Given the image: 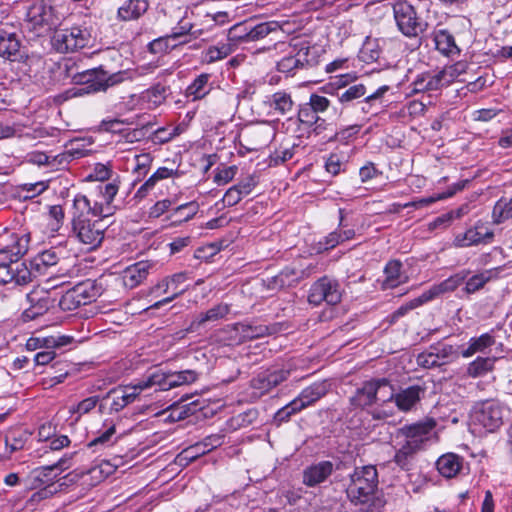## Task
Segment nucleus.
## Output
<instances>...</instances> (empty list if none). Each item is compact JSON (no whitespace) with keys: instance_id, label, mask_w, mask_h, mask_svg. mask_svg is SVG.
Masks as SVG:
<instances>
[{"instance_id":"f257e3e1","label":"nucleus","mask_w":512,"mask_h":512,"mask_svg":"<svg viewBox=\"0 0 512 512\" xmlns=\"http://www.w3.org/2000/svg\"><path fill=\"white\" fill-rule=\"evenodd\" d=\"M378 472L375 466L355 468L350 475L346 493L358 512H380L385 505L383 494L378 489Z\"/></svg>"},{"instance_id":"f03ea898","label":"nucleus","mask_w":512,"mask_h":512,"mask_svg":"<svg viewBox=\"0 0 512 512\" xmlns=\"http://www.w3.org/2000/svg\"><path fill=\"white\" fill-rule=\"evenodd\" d=\"M425 391V387L421 385H411L395 392L394 386L390 383V387H387L386 398H383L382 403L370 411V416L377 421H386L393 417L395 411L391 402L395 403L399 411L410 412L415 409Z\"/></svg>"},{"instance_id":"7ed1b4c3","label":"nucleus","mask_w":512,"mask_h":512,"mask_svg":"<svg viewBox=\"0 0 512 512\" xmlns=\"http://www.w3.org/2000/svg\"><path fill=\"white\" fill-rule=\"evenodd\" d=\"M387 387H390V380L387 378H372L364 381L350 397V405L354 409L370 411L382 403L386 398Z\"/></svg>"},{"instance_id":"20e7f679","label":"nucleus","mask_w":512,"mask_h":512,"mask_svg":"<svg viewBox=\"0 0 512 512\" xmlns=\"http://www.w3.org/2000/svg\"><path fill=\"white\" fill-rule=\"evenodd\" d=\"M135 77V72L131 70L118 71L116 73L107 75L106 73H99L95 79L87 80V84L83 87H74L68 89L63 94L57 97L59 102L66 101L73 97H79L86 94L105 91L107 88L120 84L126 80H132Z\"/></svg>"},{"instance_id":"39448f33","label":"nucleus","mask_w":512,"mask_h":512,"mask_svg":"<svg viewBox=\"0 0 512 512\" xmlns=\"http://www.w3.org/2000/svg\"><path fill=\"white\" fill-rule=\"evenodd\" d=\"M326 392L327 389L324 383H313L304 388L298 397L279 409L275 414V420L278 422H287L292 415L299 413L318 401Z\"/></svg>"},{"instance_id":"423d86ee","label":"nucleus","mask_w":512,"mask_h":512,"mask_svg":"<svg viewBox=\"0 0 512 512\" xmlns=\"http://www.w3.org/2000/svg\"><path fill=\"white\" fill-rule=\"evenodd\" d=\"M394 18L399 31L407 37L423 33L427 24L418 16L414 6L407 1H399L393 6Z\"/></svg>"},{"instance_id":"0eeeda50","label":"nucleus","mask_w":512,"mask_h":512,"mask_svg":"<svg viewBox=\"0 0 512 512\" xmlns=\"http://www.w3.org/2000/svg\"><path fill=\"white\" fill-rule=\"evenodd\" d=\"M106 227L102 219L91 220L85 215H79L73 221V230L77 239L90 250L102 243Z\"/></svg>"},{"instance_id":"6e6552de","label":"nucleus","mask_w":512,"mask_h":512,"mask_svg":"<svg viewBox=\"0 0 512 512\" xmlns=\"http://www.w3.org/2000/svg\"><path fill=\"white\" fill-rule=\"evenodd\" d=\"M471 419L475 427L494 432L503 424V409L499 403L486 400L475 405Z\"/></svg>"},{"instance_id":"1a4fd4ad","label":"nucleus","mask_w":512,"mask_h":512,"mask_svg":"<svg viewBox=\"0 0 512 512\" xmlns=\"http://www.w3.org/2000/svg\"><path fill=\"white\" fill-rule=\"evenodd\" d=\"M196 379L197 373L194 370L177 372L156 370L143 379L142 388L158 387L159 390L167 391L177 386L193 383Z\"/></svg>"},{"instance_id":"9d476101","label":"nucleus","mask_w":512,"mask_h":512,"mask_svg":"<svg viewBox=\"0 0 512 512\" xmlns=\"http://www.w3.org/2000/svg\"><path fill=\"white\" fill-rule=\"evenodd\" d=\"M289 376L290 370L286 368L267 369L253 377L250 381V386L253 389V394L261 397L286 381Z\"/></svg>"},{"instance_id":"9b49d317","label":"nucleus","mask_w":512,"mask_h":512,"mask_svg":"<svg viewBox=\"0 0 512 512\" xmlns=\"http://www.w3.org/2000/svg\"><path fill=\"white\" fill-rule=\"evenodd\" d=\"M26 21L29 28L40 35L56 25V18L53 8L43 1L31 5L26 14Z\"/></svg>"},{"instance_id":"f8f14e48","label":"nucleus","mask_w":512,"mask_h":512,"mask_svg":"<svg viewBox=\"0 0 512 512\" xmlns=\"http://www.w3.org/2000/svg\"><path fill=\"white\" fill-rule=\"evenodd\" d=\"M88 34L79 27L61 29L54 33L52 43L55 49L61 53L74 51L86 46Z\"/></svg>"},{"instance_id":"ddd939ff","label":"nucleus","mask_w":512,"mask_h":512,"mask_svg":"<svg viewBox=\"0 0 512 512\" xmlns=\"http://www.w3.org/2000/svg\"><path fill=\"white\" fill-rule=\"evenodd\" d=\"M66 459L61 458L53 465L40 466L33 469L26 478V485L30 489H38L54 484L65 467Z\"/></svg>"},{"instance_id":"4468645a","label":"nucleus","mask_w":512,"mask_h":512,"mask_svg":"<svg viewBox=\"0 0 512 512\" xmlns=\"http://www.w3.org/2000/svg\"><path fill=\"white\" fill-rule=\"evenodd\" d=\"M30 237L28 234L11 233L0 240V260L11 263H19L29 248Z\"/></svg>"},{"instance_id":"2eb2a0df","label":"nucleus","mask_w":512,"mask_h":512,"mask_svg":"<svg viewBox=\"0 0 512 512\" xmlns=\"http://www.w3.org/2000/svg\"><path fill=\"white\" fill-rule=\"evenodd\" d=\"M143 380H140L133 386L119 387L110 390L103 400H111L109 411L119 412L124 409L127 405L133 403L139 394L146 388H142Z\"/></svg>"},{"instance_id":"dca6fc26","label":"nucleus","mask_w":512,"mask_h":512,"mask_svg":"<svg viewBox=\"0 0 512 512\" xmlns=\"http://www.w3.org/2000/svg\"><path fill=\"white\" fill-rule=\"evenodd\" d=\"M32 280V272L23 263H11L0 260V285L13 283L14 285H27Z\"/></svg>"},{"instance_id":"f3484780","label":"nucleus","mask_w":512,"mask_h":512,"mask_svg":"<svg viewBox=\"0 0 512 512\" xmlns=\"http://www.w3.org/2000/svg\"><path fill=\"white\" fill-rule=\"evenodd\" d=\"M494 236L488 223L477 222L473 227L455 237V244L460 247H468L478 244H488Z\"/></svg>"},{"instance_id":"a211bd4d","label":"nucleus","mask_w":512,"mask_h":512,"mask_svg":"<svg viewBox=\"0 0 512 512\" xmlns=\"http://www.w3.org/2000/svg\"><path fill=\"white\" fill-rule=\"evenodd\" d=\"M166 97V88L158 84L138 95H132L128 104L131 108L152 110L164 103Z\"/></svg>"},{"instance_id":"6ab92c4d","label":"nucleus","mask_w":512,"mask_h":512,"mask_svg":"<svg viewBox=\"0 0 512 512\" xmlns=\"http://www.w3.org/2000/svg\"><path fill=\"white\" fill-rule=\"evenodd\" d=\"M151 264L145 261L137 262L127 267L119 276H113L114 282L112 285H118L122 283L126 288H135L143 284V281L147 278ZM108 285L109 283L106 282Z\"/></svg>"},{"instance_id":"aec40b11","label":"nucleus","mask_w":512,"mask_h":512,"mask_svg":"<svg viewBox=\"0 0 512 512\" xmlns=\"http://www.w3.org/2000/svg\"><path fill=\"white\" fill-rule=\"evenodd\" d=\"M453 353V346L448 344H438L436 346H431L429 350L418 354L416 360L419 366L430 369L447 363Z\"/></svg>"},{"instance_id":"412c9836","label":"nucleus","mask_w":512,"mask_h":512,"mask_svg":"<svg viewBox=\"0 0 512 512\" xmlns=\"http://www.w3.org/2000/svg\"><path fill=\"white\" fill-rule=\"evenodd\" d=\"M230 312V305L220 303L212 308L208 309L206 312L198 314L189 324V326L185 330H181L175 334L177 338H183L187 333L197 331L201 326L205 325L207 322H215L220 319H223Z\"/></svg>"},{"instance_id":"4be33fe9","label":"nucleus","mask_w":512,"mask_h":512,"mask_svg":"<svg viewBox=\"0 0 512 512\" xmlns=\"http://www.w3.org/2000/svg\"><path fill=\"white\" fill-rule=\"evenodd\" d=\"M436 426L433 419L417 422L411 425H406L401 428V433L406 437V443L417 445V449L421 450L424 443L429 439V436Z\"/></svg>"},{"instance_id":"5701e85b","label":"nucleus","mask_w":512,"mask_h":512,"mask_svg":"<svg viewBox=\"0 0 512 512\" xmlns=\"http://www.w3.org/2000/svg\"><path fill=\"white\" fill-rule=\"evenodd\" d=\"M48 292L49 290H31L27 294V299L31 305L22 313L24 322L35 319L53 306L54 301L50 299Z\"/></svg>"},{"instance_id":"b1692460","label":"nucleus","mask_w":512,"mask_h":512,"mask_svg":"<svg viewBox=\"0 0 512 512\" xmlns=\"http://www.w3.org/2000/svg\"><path fill=\"white\" fill-rule=\"evenodd\" d=\"M333 471L334 464L331 461H320L303 470L302 482L307 487H315L325 482Z\"/></svg>"},{"instance_id":"393cba45","label":"nucleus","mask_w":512,"mask_h":512,"mask_svg":"<svg viewBox=\"0 0 512 512\" xmlns=\"http://www.w3.org/2000/svg\"><path fill=\"white\" fill-rule=\"evenodd\" d=\"M307 48L297 49L294 46H285V55L277 62V68L282 73H291L302 67L307 60Z\"/></svg>"},{"instance_id":"a878e982","label":"nucleus","mask_w":512,"mask_h":512,"mask_svg":"<svg viewBox=\"0 0 512 512\" xmlns=\"http://www.w3.org/2000/svg\"><path fill=\"white\" fill-rule=\"evenodd\" d=\"M74 207L80 212V215L92 214L93 216L100 217L99 219L108 217L112 214V206L107 205L106 202L94 201L91 203V199L82 194H78L74 199Z\"/></svg>"},{"instance_id":"bb28decb","label":"nucleus","mask_w":512,"mask_h":512,"mask_svg":"<svg viewBox=\"0 0 512 512\" xmlns=\"http://www.w3.org/2000/svg\"><path fill=\"white\" fill-rule=\"evenodd\" d=\"M464 458L456 453H445L436 461L439 474L447 479L456 477L463 468Z\"/></svg>"},{"instance_id":"cd10ccee","label":"nucleus","mask_w":512,"mask_h":512,"mask_svg":"<svg viewBox=\"0 0 512 512\" xmlns=\"http://www.w3.org/2000/svg\"><path fill=\"white\" fill-rule=\"evenodd\" d=\"M282 323H273L271 325H250L245 323L235 324V329L241 333L245 339H255L267 335L277 334L282 331Z\"/></svg>"},{"instance_id":"c85d7f7f","label":"nucleus","mask_w":512,"mask_h":512,"mask_svg":"<svg viewBox=\"0 0 512 512\" xmlns=\"http://www.w3.org/2000/svg\"><path fill=\"white\" fill-rule=\"evenodd\" d=\"M149 7L147 0H127L117 10V18L121 21L139 19Z\"/></svg>"},{"instance_id":"c756f323","label":"nucleus","mask_w":512,"mask_h":512,"mask_svg":"<svg viewBox=\"0 0 512 512\" xmlns=\"http://www.w3.org/2000/svg\"><path fill=\"white\" fill-rule=\"evenodd\" d=\"M433 40L436 49L447 57H454L460 54V48L456 45L454 36L445 29L433 33Z\"/></svg>"},{"instance_id":"7c9ffc66","label":"nucleus","mask_w":512,"mask_h":512,"mask_svg":"<svg viewBox=\"0 0 512 512\" xmlns=\"http://www.w3.org/2000/svg\"><path fill=\"white\" fill-rule=\"evenodd\" d=\"M441 291L442 290H426L419 297H416L410 300L409 302L401 305L396 311H394L390 315V323L397 322L399 318L406 315L409 311L431 301L438 295V292Z\"/></svg>"},{"instance_id":"2f4dec72","label":"nucleus","mask_w":512,"mask_h":512,"mask_svg":"<svg viewBox=\"0 0 512 512\" xmlns=\"http://www.w3.org/2000/svg\"><path fill=\"white\" fill-rule=\"evenodd\" d=\"M20 43L15 32L10 27H0V56L10 58L19 51Z\"/></svg>"},{"instance_id":"473e14b6","label":"nucleus","mask_w":512,"mask_h":512,"mask_svg":"<svg viewBox=\"0 0 512 512\" xmlns=\"http://www.w3.org/2000/svg\"><path fill=\"white\" fill-rule=\"evenodd\" d=\"M58 260L59 257L53 249L39 253L31 260L30 263L31 268L29 270L32 272V277L44 274L48 268L56 265Z\"/></svg>"},{"instance_id":"72a5a7b5","label":"nucleus","mask_w":512,"mask_h":512,"mask_svg":"<svg viewBox=\"0 0 512 512\" xmlns=\"http://www.w3.org/2000/svg\"><path fill=\"white\" fill-rule=\"evenodd\" d=\"M402 264L398 260L389 261L384 269L386 288H397L407 282L408 276L401 270Z\"/></svg>"},{"instance_id":"f704fd0d","label":"nucleus","mask_w":512,"mask_h":512,"mask_svg":"<svg viewBox=\"0 0 512 512\" xmlns=\"http://www.w3.org/2000/svg\"><path fill=\"white\" fill-rule=\"evenodd\" d=\"M419 450L417 449V445H411L408 443H404L395 453L394 455V462L396 465L404 470V471H410L413 469L414 466V460H415V454Z\"/></svg>"},{"instance_id":"c9c22d12","label":"nucleus","mask_w":512,"mask_h":512,"mask_svg":"<svg viewBox=\"0 0 512 512\" xmlns=\"http://www.w3.org/2000/svg\"><path fill=\"white\" fill-rule=\"evenodd\" d=\"M495 343V337L492 333H484L479 337H473L468 342V347L461 354L464 358H469L476 353L484 352Z\"/></svg>"},{"instance_id":"e433bc0d","label":"nucleus","mask_w":512,"mask_h":512,"mask_svg":"<svg viewBox=\"0 0 512 512\" xmlns=\"http://www.w3.org/2000/svg\"><path fill=\"white\" fill-rule=\"evenodd\" d=\"M209 74L199 75L186 89V96L193 101L204 98L211 90Z\"/></svg>"},{"instance_id":"4c0bfd02","label":"nucleus","mask_w":512,"mask_h":512,"mask_svg":"<svg viewBox=\"0 0 512 512\" xmlns=\"http://www.w3.org/2000/svg\"><path fill=\"white\" fill-rule=\"evenodd\" d=\"M444 87L440 79L439 72L437 74L423 73L418 75L413 82V91L415 93L425 91H435Z\"/></svg>"},{"instance_id":"58836bf2","label":"nucleus","mask_w":512,"mask_h":512,"mask_svg":"<svg viewBox=\"0 0 512 512\" xmlns=\"http://www.w3.org/2000/svg\"><path fill=\"white\" fill-rule=\"evenodd\" d=\"M496 362L495 357H477L467 367V374L472 378L485 376L493 371Z\"/></svg>"},{"instance_id":"ea45409f","label":"nucleus","mask_w":512,"mask_h":512,"mask_svg":"<svg viewBox=\"0 0 512 512\" xmlns=\"http://www.w3.org/2000/svg\"><path fill=\"white\" fill-rule=\"evenodd\" d=\"M28 435L21 428L9 429L5 435V447L9 454L24 448Z\"/></svg>"},{"instance_id":"a19ab883","label":"nucleus","mask_w":512,"mask_h":512,"mask_svg":"<svg viewBox=\"0 0 512 512\" xmlns=\"http://www.w3.org/2000/svg\"><path fill=\"white\" fill-rule=\"evenodd\" d=\"M270 108L274 109L279 114H286L292 109L293 101L289 93L285 91H278L267 97L265 101Z\"/></svg>"},{"instance_id":"79ce46f5","label":"nucleus","mask_w":512,"mask_h":512,"mask_svg":"<svg viewBox=\"0 0 512 512\" xmlns=\"http://www.w3.org/2000/svg\"><path fill=\"white\" fill-rule=\"evenodd\" d=\"M468 65L464 61L456 62L446 66L439 72L443 86H448L458 79L459 76L467 71Z\"/></svg>"},{"instance_id":"37998d69","label":"nucleus","mask_w":512,"mask_h":512,"mask_svg":"<svg viewBox=\"0 0 512 512\" xmlns=\"http://www.w3.org/2000/svg\"><path fill=\"white\" fill-rule=\"evenodd\" d=\"M510 218H512V196L510 198L502 197L493 207V222L499 224Z\"/></svg>"},{"instance_id":"c03bdc74","label":"nucleus","mask_w":512,"mask_h":512,"mask_svg":"<svg viewBox=\"0 0 512 512\" xmlns=\"http://www.w3.org/2000/svg\"><path fill=\"white\" fill-rule=\"evenodd\" d=\"M116 433V427L111 424L106 427L98 436L92 439L87 447L93 449L94 452L99 451L103 448L109 447L114 443V435Z\"/></svg>"},{"instance_id":"a18cd8bd","label":"nucleus","mask_w":512,"mask_h":512,"mask_svg":"<svg viewBox=\"0 0 512 512\" xmlns=\"http://www.w3.org/2000/svg\"><path fill=\"white\" fill-rule=\"evenodd\" d=\"M234 51L235 43L227 41V43L209 47L206 51L205 57L209 63H212L226 58Z\"/></svg>"},{"instance_id":"49530a36","label":"nucleus","mask_w":512,"mask_h":512,"mask_svg":"<svg viewBox=\"0 0 512 512\" xmlns=\"http://www.w3.org/2000/svg\"><path fill=\"white\" fill-rule=\"evenodd\" d=\"M192 277L190 276V273L188 272H178L171 276H167L162 280V286H165L166 288L169 287H177V286H185L186 288H189L192 285H201L202 280H197L195 282H192Z\"/></svg>"},{"instance_id":"de8ad7c7","label":"nucleus","mask_w":512,"mask_h":512,"mask_svg":"<svg viewBox=\"0 0 512 512\" xmlns=\"http://www.w3.org/2000/svg\"><path fill=\"white\" fill-rule=\"evenodd\" d=\"M250 25L247 23H238L231 27L228 32V42L235 43V48L241 42L250 41Z\"/></svg>"},{"instance_id":"09e8293b","label":"nucleus","mask_w":512,"mask_h":512,"mask_svg":"<svg viewBox=\"0 0 512 512\" xmlns=\"http://www.w3.org/2000/svg\"><path fill=\"white\" fill-rule=\"evenodd\" d=\"M99 401H100L99 396H97V395L90 396V397L85 398L82 401H80L77 405L70 407L69 412L71 414H77V417L75 418V420L78 421L81 416L91 412L97 406Z\"/></svg>"},{"instance_id":"8fccbe9b","label":"nucleus","mask_w":512,"mask_h":512,"mask_svg":"<svg viewBox=\"0 0 512 512\" xmlns=\"http://www.w3.org/2000/svg\"><path fill=\"white\" fill-rule=\"evenodd\" d=\"M80 290H66L59 300V306L64 311H71L80 306L78 300Z\"/></svg>"},{"instance_id":"3c124183","label":"nucleus","mask_w":512,"mask_h":512,"mask_svg":"<svg viewBox=\"0 0 512 512\" xmlns=\"http://www.w3.org/2000/svg\"><path fill=\"white\" fill-rule=\"evenodd\" d=\"M184 131V126L177 125L173 127L159 128L154 133V139L160 143H166Z\"/></svg>"},{"instance_id":"603ef678","label":"nucleus","mask_w":512,"mask_h":512,"mask_svg":"<svg viewBox=\"0 0 512 512\" xmlns=\"http://www.w3.org/2000/svg\"><path fill=\"white\" fill-rule=\"evenodd\" d=\"M380 57V49L375 42H366L359 52V58L365 63H372Z\"/></svg>"},{"instance_id":"864d4df0","label":"nucleus","mask_w":512,"mask_h":512,"mask_svg":"<svg viewBox=\"0 0 512 512\" xmlns=\"http://www.w3.org/2000/svg\"><path fill=\"white\" fill-rule=\"evenodd\" d=\"M277 27L275 22L260 23L255 26H250V41H256L266 37L270 32L274 31Z\"/></svg>"},{"instance_id":"5fc2aeb1","label":"nucleus","mask_w":512,"mask_h":512,"mask_svg":"<svg viewBox=\"0 0 512 512\" xmlns=\"http://www.w3.org/2000/svg\"><path fill=\"white\" fill-rule=\"evenodd\" d=\"M496 276L493 270H486L471 276L466 282V288H482L489 280Z\"/></svg>"},{"instance_id":"6e6d98bb","label":"nucleus","mask_w":512,"mask_h":512,"mask_svg":"<svg viewBox=\"0 0 512 512\" xmlns=\"http://www.w3.org/2000/svg\"><path fill=\"white\" fill-rule=\"evenodd\" d=\"M206 453H208V452L205 449V445H202L201 442H198V443L191 445V446L187 447L186 449H184L180 453L179 458H180V460L192 462V461L196 460L197 458H199L200 456L205 455Z\"/></svg>"},{"instance_id":"4d7b16f0","label":"nucleus","mask_w":512,"mask_h":512,"mask_svg":"<svg viewBox=\"0 0 512 512\" xmlns=\"http://www.w3.org/2000/svg\"><path fill=\"white\" fill-rule=\"evenodd\" d=\"M366 93V88L363 84H357L349 87L343 93L338 96V100L341 103H349L355 99H358L364 96Z\"/></svg>"},{"instance_id":"13d9d810","label":"nucleus","mask_w":512,"mask_h":512,"mask_svg":"<svg viewBox=\"0 0 512 512\" xmlns=\"http://www.w3.org/2000/svg\"><path fill=\"white\" fill-rule=\"evenodd\" d=\"M111 166L109 164L97 163L93 172L89 174L88 179L95 181H105L111 176Z\"/></svg>"},{"instance_id":"bf43d9fd","label":"nucleus","mask_w":512,"mask_h":512,"mask_svg":"<svg viewBox=\"0 0 512 512\" xmlns=\"http://www.w3.org/2000/svg\"><path fill=\"white\" fill-rule=\"evenodd\" d=\"M237 168L235 166L220 169L214 175V182L217 185H225L229 183L236 175Z\"/></svg>"},{"instance_id":"052dcab7","label":"nucleus","mask_w":512,"mask_h":512,"mask_svg":"<svg viewBox=\"0 0 512 512\" xmlns=\"http://www.w3.org/2000/svg\"><path fill=\"white\" fill-rule=\"evenodd\" d=\"M309 105L314 113H323L330 106V101L324 96L311 94Z\"/></svg>"},{"instance_id":"680f3d73","label":"nucleus","mask_w":512,"mask_h":512,"mask_svg":"<svg viewBox=\"0 0 512 512\" xmlns=\"http://www.w3.org/2000/svg\"><path fill=\"white\" fill-rule=\"evenodd\" d=\"M199 205L196 202H189L178 206L174 213L183 217L184 221H188L198 212Z\"/></svg>"},{"instance_id":"e2e57ef3","label":"nucleus","mask_w":512,"mask_h":512,"mask_svg":"<svg viewBox=\"0 0 512 512\" xmlns=\"http://www.w3.org/2000/svg\"><path fill=\"white\" fill-rule=\"evenodd\" d=\"M48 217L51 221L50 226L52 231H57L64 218V212L60 205L51 206L49 209Z\"/></svg>"},{"instance_id":"0e129e2a","label":"nucleus","mask_w":512,"mask_h":512,"mask_svg":"<svg viewBox=\"0 0 512 512\" xmlns=\"http://www.w3.org/2000/svg\"><path fill=\"white\" fill-rule=\"evenodd\" d=\"M218 251L219 249L215 244H207L197 248L194 252V257L198 260L209 261Z\"/></svg>"},{"instance_id":"69168bd1","label":"nucleus","mask_w":512,"mask_h":512,"mask_svg":"<svg viewBox=\"0 0 512 512\" xmlns=\"http://www.w3.org/2000/svg\"><path fill=\"white\" fill-rule=\"evenodd\" d=\"M243 197L242 193L235 186H232L226 191L221 201L224 206L231 207L238 204Z\"/></svg>"},{"instance_id":"338daca9","label":"nucleus","mask_w":512,"mask_h":512,"mask_svg":"<svg viewBox=\"0 0 512 512\" xmlns=\"http://www.w3.org/2000/svg\"><path fill=\"white\" fill-rule=\"evenodd\" d=\"M134 161V172L138 173V175H144L146 174L152 159L149 154H139L135 155Z\"/></svg>"},{"instance_id":"774afa93","label":"nucleus","mask_w":512,"mask_h":512,"mask_svg":"<svg viewBox=\"0 0 512 512\" xmlns=\"http://www.w3.org/2000/svg\"><path fill=\"white\" fill-rule=\"evenodd\" d=\"M172 202L168 199H163L160 201H157L148 212V215L150 218H159L162 216L165 212L168 211L170 208Z\"/></svg>"}]
</instances>
